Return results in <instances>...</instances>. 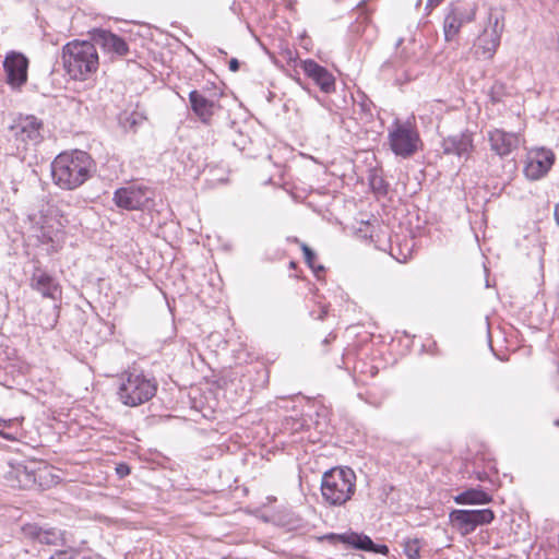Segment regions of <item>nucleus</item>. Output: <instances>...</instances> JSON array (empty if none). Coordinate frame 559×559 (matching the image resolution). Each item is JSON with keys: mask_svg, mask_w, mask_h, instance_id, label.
Segmentation results:
<instances>
[{"mask_svg": "<svg viewBox=\"0 0 559 559\" xmlns=\"http://www.w3.org/2000/svg\"><path fill=\"white\" fill-rule=\"evenodd\" d=\"M554 215H555V221H556L557 225L559 226V202L555 205Z\"/></svg>", "mask_w": 559, "mask_h": 559, "instance_id": "34", "label": "nucleus"}, {"mask_svg": "<svg viewBox=\"0 0 559 559\" xmlns=\"http://www.w3.org/2000/svg\"><path fill=\"white\" fill-rule=\"evenodd\" d=\"M49 559H74V554L69 550H59L50 556Z\"/></svg>", "mask_w": 559, "mask_h": 559, "instance_id": "27", "label": "nucleus"}, {"mask_svg": "<svg viewBox=\"0 0 559 559\" xmlns=\"http://www.w3.org/2000/svg\"><path fill=\"white\" fill-rule=\"evenodd\" d=\"M555 153L545 147L533 148L527 153L524 175L530 180H539L545 177L555 163Z\"/></svg>", "mask_w": 559, "mask_h": 559, "instance_id": "10", "label": "nucleus"}, {"mask_svg": "<svg viewBox=\"0 0 559 559\" xmlns=\"http://www.w3.org/2000/svg\"><path fill=\"white\" fill-rule=\"evenodd\" d=\"M21 532L25 538L43 545L59 546L64 543V534L57 527H45L36 523L22 525Z\"/></svg>", "mask_w": 559, "mask_h": 559, "instance_id": "13", "label": "nucleus"}, {"mask_svg": "<svg viewBox=\"0 0 559 559\" xmlns=\"http://www.w3.org/2000/svg\"><path fill=\"white\" fill-rule=\"evenodd\" d=\"M157 392V382L143 371H126L120 377L118 388L119 401L130 407H136L148 402Z\"/></svg>", "mask_w": 559, "mask_h": 559, "instance_id": "4", "label": "nucleus"}, {"mask_svg": "<svg viewBox=\"0 0 559 559\" xmlns=\"http://www.w3.org/2000/svg\"><path fill=\"white\" fill-rule=\"evenodd\" d=\"M9 423H10V421H7V420H2V419H0V427H7V426H9ZM0 436H2L3 438H5V439H8V440H10V439H11V437H10L9 435L3 433L2 431H0Z\"/></svg>", "mask_w": 559, "mask_h": 559, "instance_id": "32", "label": "nucleus"}, {"mask_svg": "<svg viewBox=\"0 0 559 559\" xmlns=\"http://www.w3.org/2000/svg\"><path fill=\"white\" fill-rule=\"evenodd\" d=\"M116 472L120 478H123L130 474V467L127 464L121 463L117 465Z\"/></svg>", "mask_w": 559, "mask_h": 559, "instance_id": "28", "label": "nucleus"}, {"mask_svg": "<svg viewBox=\"0 0 559 559\" xmlns=\"http://www.w3.org/2000/svg\"><path fill=\"white\" fill-rule=\"evenodd\" d=\"M12 136L27 145H36L41 142L43 122L35 116H19L10 126Z\"/></svg>", "mask_w": 559, "mask_h": 559, "instance_id": "9", "label": "nucleus"}, {"mask_svg": "<svg viewBox=\"0 0 559 559\" xmlns=\"http://www.w3.org/2000/svg\"><path fill=\"white\" fill-rule=\"evenodd\" d=\"M4 478L12 488L28 489L36 484V474L34 469L28 468L22 463L10 465L5 472Z\"/></svg>", "mask_w": 559, "mask_h": 559, "instance_id": "19", "label": "nucleus"}, {"mask_svg": "<svg viewBox=\"0 0 559 559\" xmlns=\"http://www.w3.org/2000/svg\"><path fill=\"white\" fill-rule=\"evenodd\" d=\"M301 250L304 252L305 261L306 263L316 272L324 271V267L322 265L316 266L314 260H316V252L306 243H301Z\"/></svg>", "mask_w": 559, "mask_h": 559, "instance_id": "24", "label": "nucleus"}, {"mask_svg": "<svg viewBox=\"0 0 559 559\" xmlns=\"http://www.w3.org/2000/svg\"><path fill=\"white\" fill-rule=\"evenodd\" d=\"M301 68L323 93L330 94L335 91V78L326 68L312 59L302 60Z\"/></svg>", "mask_w": 559, "mask_h": 559, "instance_id": "17", "label": "nucleus"}, {"mask_svg": "<svg viewBox=\"0 0 559 559\" xmlns=\"http://www.w3.org/2000/svg\"><path fill=\"white\" fill-rule=\"evenodd\" d=\"M392 152L400 157L408 158L413 156L420 143L419 134L415 127L408 122L395 120L388 134Z\"/></svg>", "mask_w": 559, "mask_h": 559, "instance_id": "6", "label": "nucleus"}, {"mask_svg": "<svg viewBox=\"0 0 559 559\" xmlns=\"http://www.w3.org/2000/svg\"><path fill=\"white\" fill-rule=\"evenodd\" d=\"M325 539L334 543V542H341L343 544H346L355 549L364 550V551H370L373 554H381V555H388L389 548L386 545H378L372 542V539L362 534V533H356V532H346L343 534H335L331 533L324 536Z\"/></svg>", "mask_w": 559, "mask_h": 559, "instance_id": "11", "label": "nucleus"}, {"mask_svg": "<svg viewBox=\"0 0 559 559\" xmlns=\"http://www.w3.org/2000/svg\"><path fill=\"white\" fill-rule=\"evenodd\" d=\"M475 14V9L467 10L460 7H452L443 21L444 39L452 41L465 23L474 21Z\"/></svg>", "mask_w": 559, "mask_h": 559, "instance_id": "15", "label": "nucleus"}, {"mask_svg": "<svg viewBox=\"0 0 559 559\" xmlns=\"http://www.w3.org/2000/svg\"><path fill=\"white\" fill-rule=\"evenodd\" d=\"M8 83L21 87L27 81L28 59L22 52L10 51L3 61Z\"/></svg>", "mask_w": 559, "mask_h": 559, "instance_id": "12", "label": "nucleus"}, {"mask_svg": "<svg viewBox=\"0 0 559 559\" xmlns=\"http://www.w3.org/2000/svg\"><path fill=\"white\" fill-rule=\"evenodd\" d=\"M450 522L462 535L473 533L477 526L490 524L495 520V513L490 509L479 510H452L449 514Z\"/></svg>", "mask_w": 559, "mask_h": 559, "instance_id": "7", "label": "nucleus"}, {"mask_svg": "<svg viewBox=\"0 0 559 559\" xmlns=\"http://www.w3.org/2000/svg\"><path fill=\"white\" fill-rule=\"evenodd\" d=\"M189 102L195 116H198L203 123H209L214 115V102L207 99L197 90L189 93Z\"/></svg>", "mask_w": 559, "mask_h": 559, "instance_id": "21", "label": "nucleus"}, {"mask_svg": "<svg viewBox=\"0 0 559 559\" xmlns=\"http://www.w3.org/2000/svg\"><path fill=\"white\" fill-rule=\"evenodd\" d=\"M321 496L329 507H342L356 490V474L347 466L332 467L321 478Z\"/></svg>", "mask_w": 559, "mask_h": 559, "instance_id": "3", "label": "nucleus"}, {"mask_svg": "<svg viewBox=\"0 0 559 559\" xmlns=\"http://www.w3.org/2000/svg\"><path fill=\"white\" fill-rule=\"evenodd\" d=\"M503 14L490 9L487 25L474 44V53L477 58L491 59L500 45L501 35L504 29Z\"/></svg>", "mask_w": 559, "mask_h": 559, "instance_id": "5", "label": "nucleus"}, {"mask_svg": "<svg viewBox=\"0 0 559 559\" xmlns=\"http://www.w3.org/2000/svg\"><path fill=\"white\" fill-rule=\"evenodd\" d=\"M403 550L408 559H419L420 545L418 539H406L403 544Z\"/></svg>", "mask_w": 559, "mask_h": 559, "instance_id": "23", "label": "nucleus"}, {"mask_svg": "<svg viewBox=\"0 0 559 559\" xmlns=\"http://www.w3.org/2000/svg\"><path fill=\"white\" fill-rule=\"evenodd\" d=\"M474 134L464 130L456 134L449 135L442 140L441 147L445 155H455L467 159L474 151Z\"/></svg>", "mask_w": 559, "mask_h": 559, "instance_id": "14", "label": "nucleus"}, {"mask_svg": "<svg viewBox=\"0 0 559 559\" xmlns=\"http://www.w3.org/2000/svg\"><path fill=\"white\" fill-rule=\"evenodd\" d=\"M153 190L143 186L120 188L114 193L115 204L127 211L142 210L153 201Z\"/></svg>", "mask_w": 559, "mask_h": 559, "instance_id": "8", "label": "nucleus"}, {"mask_svg": "<svg viewBox=\"0 0 559 559\" xmlns=\"http://www.w3.org/2000/svg\"><path fill=\"white\" fill-rule=\"evenodd\" d=\"M554 425H555V426H557V427H559V419H556V420L554 421Z\"/></svg>", "mask_w": 559, "mask_h": 559, "instance_id": "35", "label": "nucleus"}, {"mask_svg": "<svg viewBox=\"0 0 559 559\" xmlns=\"http://www.w3.org/2000/svg\"><path fill=\"white\" fill-rule=\"evenodd\" d=\"M94 171L95 163L91 155L79 150L61 153L51 163L52 180L64 190L79 188Z\"/></svg>", "mask_w": 559, "mask_h": 559, "instance_id": "1", "label": "nucleus"}, {"mask_svg": "<svg viewBox=\"0 0 559 559\" xmlns=\"http://www.w3.org/2000/svg\"><path fill=\"white\" fill-rule=\"evenodd\" d=\"M506 95V86L503 83L496 82L489 91L490 100L496 104L500 103Z\"/></svg>", "mask_w": 559, "mask_h": 559, "instance_id": "25", "label": "nucleus"}, {"mask_svg": "<svg viewBox=\"0 0 559 559\" xmlns=\"http://www.w3.org/2000/svg\"><path fill=\"white\" fill-rule=\"evenodd\" d=\"M490 148L498 156L510 155L520 145V135L514 132H507L502 129H493L488 132Z\"/></svg>", "mask_w": 559, "mask_h": 559, "instance_id": "18", "label": "nucleus"}, {"mask_svg": "<svg viewBox=\"0 0 559 559\" xmlns=\"http://www.w3.org/2000/svg\"><path fill=\"white\" fill-rule=\"evenodd\" d=\"M443 0H428L427 1V8H435L439 5Z\"/></svg>", "mask_w": 559, "mask_h": 559, "instance_id": "33", "label": "nucleus"}, {"mask_svg": "<svg viewBox=\"0 0 559 559\" xmlns=\"http://www.w3.org/2000/svg\"><path fill=\"white\" fill-rule=\"evenodd\" d=\"M239 61L236 58L229 60L228 67L231 72H236L239 70Z\"/></svg>", "mask_w": 559, "mask_h": 559, "instance_id": "31", "label": "nucleus"}, {"mask_svg": "<svg viewBox=\"0 0 559 559\" xmlns=\"http://www.w3.org/2000/svg\"><path fill=\"white\" fill-rule=\"evenodd\" d=\"M359 107H360V109H361V111H362V112H365L366 115H368V116H370V117L372 116V114H371V109H370V102H366V100H364V102H361V103L359 104Z\"/></svg>", "mask_w": 559, "mask_h": 559, "instance_id": "30", "label": "nucleus"}, {"mask_svg": "<svg viewBox=\"0 0 559 559\" xmlns=\"http://www.w3.org/2000/svg\"><path fill=\"white\" fill-rule=\"evenodd\" d=\"M283 57L287 60V62H295L297 60V52L290 49H285L282 52Z\"/></svg>", "mask_w": 559, "mask_h": 559, "instance_id": "29", "label": "nucleus"}, {"mask_svg": "<svg viewBox=\"0 0 559 559\" xmlns=\"http://www.w3.org/2000/svg\"><path fill=\"white\" fill-rule=\"evenodd\" d=\"M491 500V496L480 487L466 489L454 497L457 504H487Z\"/></svg>", "mask_w": 559, "mask_h": 559, "instance_id": "22", "label": "nucleus"}, {"mask_svg": "<svg viewBox=\"0 0 559 559\" xmlns=\"http://www.w3.org/2000/svg\"><path fill=\"white\" fill-rule=\"evenodd\" d=\"M32 289L39 293L44 298L58 300L61 298L62 288L59 282L40 267H35L31 276Z\"/></svg>", "mask_w": 559, "mask_h": 559, "instance_id": "16", "label": "nucleus"}, {"mask_svg": "<svg viewBox=\"0 0 559 559\" xmlns=\"http://www.w3.org/2000/svg\"><path fill=\"white\" fill-rule=\"evenodd\" d=\"M92 39L100 45L106 51L118 56H126L129 51L126 40L110 31L97 28L92 33Z\"/></svg>", "mask_w": 559, "mask_h": 559, "instance_id": "20", "label": "nucleus"}, {"mask_svg": "<svg viewBox=\"0 0 559 559\" xmlns=\"http://www.w3.org/2000/svg\"><path fill=\"white\" fill-rule=\"evenodd\" d=\"M144 120V117L139 112H131L129 116L126 117L123 121L124 128H129L131 130H135V128L141 124Z\"/></svg>", "mask_w": 559, "mask_h": 559, "instance_id": "26", "label": "nucleus"}, {"mask_svg": "<svg viewBox=\"0 0 559 559\" xmlns=\"http://www.w3.org/2000/svg\"><path fill=\"white\" fill-rule=\"evenodd\" d=\"M62 62L72 80L85 81L99 66L95 45L88 40H72L62 48Z\"/></svg>", "mask_w": 559, "mask_h": 559, "instance_id": "2", "label": "nucleus"}]
</instances>
